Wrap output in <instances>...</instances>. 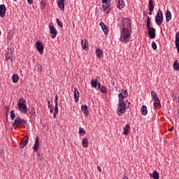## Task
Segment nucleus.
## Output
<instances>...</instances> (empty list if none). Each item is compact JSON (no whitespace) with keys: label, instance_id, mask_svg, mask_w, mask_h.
<instances>
[{"label":"nucleus","instance_id":"obj_48","mask_svg":"<svg viewBox=\"0 0 179 179\" xmlns=\"http://www.w3.org/2000/svg\"><path fill=\"white\" fill-rule=\"evenodd\" d=\"M48 108H51V102L50 101H48Z\"/></svg>","mask_w":179,"mask_h":179},{"label":"nucleus","instance_id":"obj_39","mask_svg":"<svg viewBox=\"0 0 179 179\" xmlns=\"http://www.w3.org/2000/svg\"><path fill=\"white\" fill-rule=\"evenodd\" d=\"M79 134H80V135H82V134H83V135H85V134H86V131H85V129L80 127L79 128Z\"/></svg>","mask_w":179,"mask_h":179},{"label":"nucleus","instance_id":"obj_7","mask_svg":"<svg viewBox=\"0 0 179 179\" xmlns=\"http://www.w3.org/2000/svg\"><path fill=\"white\" fill-rule=\"evenodd\" d=\"M49 29L50 30V33L51 38H55V37H57V34H58V32L57 31L55 27H54V24L50 23Z\"/></svg>","mask_w":179,"mask_h":179},{"label":"nucleus","instance_id":"obj_9","mask_svg":"<svg viewBox=\"0 0 179 179\" xmlns=\"http://www.w3.org/2000/svg\"><path fill=\"white\" fill-rule=\"evenodd\" d=\"M29 143V136H26L22 139V141L20 143V149H23Z\"/></svg>","mask_w":179,"mask_h":179},{"label":"nucleus","instance_id":"obj_12","mask_svg":"<svg viewBox=\"0 0 179 179\" xmlns=\"http://www.w3.org/2000/svg\"><path fill=\"white\" fill-rule=\"evenodd\" d=\"M148 30V35L150 36V38H155L156 37V29L151 28Z\"/></svg>","mask_w":179,"mask_h":179},{"label":"nucleus","instance_id":"obj_42","mask_svg":"<svg viewBox=\"0 0 179 179\" xmlns=\"http://www.w3.org/2000/svg\"><path fill=\"white\" fill-rule=\"evenodd\" d=\"M38 72H39L40 73L43 72V66L39 65V66H38Z\"/></svg>","mask_w":179,"mask_h":179},{"label":"nucleus","instance_id":"obj_40","mask_svg":"<svg viewBox=\"0 0 179 179\" xmlns=\"http://www.w3.org/2000/svg\"><path fill=\"white\" fill-rule=\"evenodd\" d=\"M56 22H57L58 26H59V27H64V24H62V22H61V21L58 18L56 19Z\"/></svg>","mask_w":179,"mask_h":179},{"label":"nucleus","instance_id":"obj_11","mask_svg":"<svg viewBox=\"0 0 179 179\" xmlns=\"http://www.w3.org/2000/svg\"><path fill=\"white\" fill-rule=\"evenodd\" d=\"M5 15H6V6L5 5H0V17H5Z\"/></svg>","mask_w":179,"mask_h":179},{"label":"nucleus","instance_id":"obj_50","mask_svg":"<svg viewBox=\"0 0 179 179\" xmlns=\"http://www.w3.org/2000/svg\"><path fill=\"white\" fill-rule=\"evenodd\" d=\"M58 113H56L55 112L54 113V115H53V118H57V115Z\"/></svg>","mask_w":179,"mask_h":179},{"label":"nucleus","instance_id":"obj_36","mask_svg":"<svg viewBox=\"0 0 179 179\" xmlns=\"http://www.w3.org/2000/svg\"><path fill=\"white\" fill-rule=\"evenodd\" d=\"M10 115L12 121H13V120H15V117H16V115L15 114V110H11L10 113Z\"/></svg>","mask_w":179,"mask_h":179},{"label":"nucleus","instance_id":"obj_3","mask_svg":"<svg viewBox=\"0 0 179 179\" xmlns=\"http://www.w3.org/2000/svg\"><path fill=\"white\" fill-rule=\"evenodd\" d=\"M17 106L18 110L22 111V113H24V114L27 113V106H26V101L23 98L19 99Z\"/></svg>","mask_w":179,"mask_h":179},{"label":"nucleus","instance_id":"obj_38","mask_svg":"<svg viewBox=\"0 0 179 179\" xmlns=\"http://www.w3.org/2000/svg\"><path fill=\"white\" fill-rule=\"evenodd\" d=\"M100 92H101V93H107V88L105 86H102L100 88Z\"/></svg>","mask_w":179,"mask_h":179},{"label":"nucleus","instance_id":"obj_28","mask_svg":"<svg viewBox=\"0 0 179 179\" xmlns=\"http://www.w3.org/2000/svg\"><path fill=\"white\" fill-rule=\"evenodd\" d=\"M173 69L175 71H179V64H178V60H175L173 62Z\"/></svg>","mask_w":179,"mask_h":179},{"label":"nucleus","instance_id":"obj_45","mask_svg":"<svg viewBox=\"0 0 179 179\" xmlns=\"http://www.w3.org/2000/svg\"><path fill=\"white\" fill-rule=\"evenodd\" d=\"M55 113H58V105L55 104Z\"/></svg>","mask_w":179,"mask_h":179},{"label":"nucleus","instance_id":"obj_15","mask_svg":"<svg viewBox=\"0 0 179 179\" xmlns=\"http://www.w3.org/2000/svg\"><path fill=\"white\" fill-rule=\"evenodd\" d=\"M74 100L76 103H78V101H79V91L76 87L74 88Z\"/></svg>","mask_w":179,"mask_h":179},{"label":"nucleus","instance_id":"obj_58","mask_svg":"<svg viewBox=\"0 0 179 179\" xmlns=\"http://www.w3.org/2000/svg\"><path fill=\"white\" fill-rule=\"evenodd\" d=\"M178 103H179V96H178Z\"/></svg>","mask_w":179,"mask_h":179},{"label":"nucleus","instance_id":"obj_46","mask_svg":"<svg viewBox=\"0 0 179 179\" xmlns=\"http://www.w3.org/2000/svg\"><path fill=\"white\" fill-rule=\"evenodd\" d=\"M5 110H6V115H8V113H9V106H6Z\"/></svg>","mask_w":179,"mask_h":179},{"label":"nucleus","instance_id":"obj_59","mask_svg":"<svg viewBox=\"0 0 179 179\" xmlns=\"http://www.w3.org/2000/svg\"><path fill=\"white\" fill-rule=\"evenodd\" d=\"M14 1H17V0H14Z\"/></svg>","mask_w":179,"mask_h":179},{"label":"nucleus","instance_id":"obj_57","mask_svg":"<svg viewBox=\"0 0 179 179\" xmlns=\"http://www.w3.org/2000/svg\"><path fill=\"white\" fill-rule=\"evenodd\" d=\"M1 34H2V32L0 31V36H1Z\"/></svg>","mask_w":179,"mask_h":179},{"label":"nucleus","instance_id":"obj_34","mask_svg":"<svg viewBox=\"0 0 179 179\" xmlns=\"http://www.w3.org/2000/svg\"><path fill=\"white\" fill-rule=\"evenodd\" d=\"M154 101L156 106H157L158 107H162V104L160 103V100L159 99V98L154 99Z\"/></svg>","mask_w":179,"mask_h":179},{"label":"nucleus","instance_id":"obj_35","mask_svg":"<svg viewBox=\"0 0 179 179\" xmlns=\"http://www.w3.org/2000/svg\"><path fill=\"white\" fill-rule=\"evenodd\" d=\"M47 5V3L45 2V0H42L41 1V8L44 9L45 8V6Z\"/></svg>","mask_w":179,"mask_h":179},{"label":"nucleus","instance_id":"obj_47","mask_svg":"<svg viewBox=\"0 0 179 179\" xmlns=\"http://www.w3.org/2000/svg\"><path fill=\"white\" fill-rule=\"evenodd\" d=\"M122 179H129L128 178V173H127L124 174V177L122 178Z\"/></svg>","mask_w":179,"mask_h":179},{"label":"nucleus","instance_id":"obj_49","mask_svg":"<svg viewBox=\"0 0 179 179\" xmlns=\"http://www.w3.org/2000/svg\"><path fill=\"white\" fill-rule=\"evenodd\" d=\"M27 2L29 5H31V3H33V0H27Z\"/></svg>","mask_w":179,"mask_h":179},{"label":"nucleus","instance_id":"obj_24","mask_svg":"<svg viewBox=\"0 0 179 179\" xmlns=\"http://www.w3.org/2000/svg\"><path fill=\"white\" fill-rule=\"evenodd\" d=\"M12 52H13L12 50H10V52H7L5 55L6 57V61H9V59L10 61H12V58H13V55Z\"/></svg>","mask_w":179,"mask_h":179},{"label":"nucleus","instance_id":"obj_5","mask_svg":"<svg viewBox=\"0 0 179 179\" xmlns=\"http://www.w3.org/2000/svg\"><path fill=\"white\" fill-rule=\"evenodd\" d=\"M155 20L157 26H162V23H163V11H162V10H158Z\"/></svg>","mask_w":179,"mask_h":179},{"label":"nucleus","instance_id":"obj_20","mask_svg":"<svg viewBox=\"0 0 179 179\" xmlns=\"http://www.w3.org/2000/svg\"><path fill=\"white\" fill-rule=\"evenodd\" d=\"M81 45L83 47V49L85 50V51H86L87 50V40L85 39V40H82L81 41Z\"/></svg>","mask_w":179,"mask_h":179},{"label":"nucleus","instance_id":"obj_41","mask_svg":"<svg viewBox=\"0 0 179 179\" xmlns=\"http://www.w3.org/2000/svg\"><path fill=\"white\" fill-rule=\"evenodd\" d=\"M152 50H157V45L156 44L155 42H152Z\"/></svg>","mask_w":179,"mask_h":179},{"label":"nucleus","instance_id":"obj_29","mask_svg":"<svg viewBox=\"0 0 179 179\" xmlns=\"http://www.w3.org/2000/svg\"><path fill=\"white\" fill-rule=\"evenodd\" d=\"M28 111L31 115H36V108L34 107H29Z\"/></svg>","mask_w":179,"mask_h":179},{"label":"nucleus","instance_id":"obj_13","mask_svg":"<svg viewBox=\"0 0 179 179\" xmlns=\"http://www.w3.org/2000/svg\"><path fill=\"white\" fill-rule=\"evenodd\" d=\"M39 146H40V138H38V136H36V138L35 140V143L34 145V152H37L38 150Z\"/></svg>","mask_w":179,"mask_h":179},{"label":"nucleus","instance_id":"obj_8","mask_svg":"<svg viewBox=\"0 0 179 179\" xmlns=\"http://www.w3.org/2000/svg\"><path fill=\"white\" fill-rule=\"evenodd\" d=\"M36 48L38 50L39 54H43L44 52V45H43V42L40 41H36Z\"/></svg>","mask_w":179,"mask_h":179},{"label":"nucleus","instance_id":"obj_52","mask_svg":"<svg viewBox=\"0 0 179 179\" xmlns=\"http://www.w3.org/2000/svg\"><path fill=\"white\" fill-rule=\"evenodd\" d=\"M169 131H174V127H171V129H169Z\"/></svg>","mask_w":179,"mask_h":179},{"label":"nucleus","instance_id":"obj_33","mask_svg":"<svg viewBox=\"0 0 179 179\" xmlns=\"http://www.w3.org/2000/svg\"><path fill=\"white\" fill-rule=\"evenodd\" d=\"M151 96L152 97L153 100L159 99V96H157V94H156L155 91H151Z\"/></svg>","mask_w":179,"mask_h":179},{"label":"nucleus","instance_id":"obj_31","mask_svg":"<svg viewBox=\"0 0 179 179\" xmlns=\"http://www.w3.org/2000/svg\"><path fill=\"white\" fill-rule=\"evenodd\" d=\"M149 11L152 12L155 9V6H153V1L149 0Z\"/></svg>","mask_w":179,"mask_h":179},{"label":"nucleus","instance_id":"obj_25","mask_svg":"<svg viewBox=\"0 0 179 179\" xmlns=\"http://www.w3.org/2000/svg\"><path fill=\"white\" fill-rule=\"evenodd\" d=\"M124 6H125V2L124 1V0H119L118 4H117L118 9H123Z\"/></svg>","mask_w":179,"mask_h":179},{"label":"nucleus","instance_id":"obj_53","mask_svg":"<svg viewBox=\"0 0 179 179\" xmlns=\"http://www.w3.org/2000/svg\"><path fill=\"white\" fill-rule=\"evenodd\" d=\"M50 113H54V111L52 110V108H50Z\"/></svg>","mask_w":179,"mask_h":179},{"label":"nucleus","instance_id":"obj_2","mask_svg":"<svg viewBox=\"0 0 179 179\" xmlns=\"http://www.w3.org/2000/svg\"><path fill=\"white\" fill-rule=\"evenodd\" d=\"M120 30V41L122 43H128L129 40H131V29L126 27L125 28V24H123L122 27L121 24H118ZM123 27V28H122Z\"/></svg>","mask_w":179,"mask_h":179},{"label":"nucleus","instance_id":"obj_14","mask_svg":"<svg viewBox=\"0 0 179 179\" xmlns=\"http://www.w3.org/2000/svg\"><path fill=\"white\" fill-rule=\"evenodd\" d=\"M65 0H57V5L61 10H65Z\"/></svg>","mask_w":179,"mask_h":179},{"label":"nucleus","instance_id":"obj_22","mask_svg":"<svg viewBox=\"0 0 179 179\" xmlns=\"http://www.w3.org/2000/svg\"><path fill=\"white\" fill-rule=\"evenodd\" d=\"M81 110L83 111L85 115H89V110H87V105H82Z\"/></svg>","mask_w":179,"mask_h":179},{"label":"nucleus","instance_id":"obj_6","mask_svg":"<svg viewBox=\"0 0 179 179\" xmlns=\"http://www.w3.org/2000/svg\"><path fill=\"white\" fill-rule=\"evenodd\" d=\"M110 1L111 0H102L103 3V10L106 13H110Z\"/></svg>","mask_w":179,"mask_h":179},{"label":"nucleus","instance_id":"obj_32","mask_svg":"<svg viewBox=\"0 0 179 179\" xmlns=\"http://www.w3.org/2000/svg\"><path fill=\"white\" fill-rule=\"evenodd\" d=\"M98 82H99V80H92L91 85H92V87H97Z\"/></svg>","mask_w":179,"mask_h":179},{"label":"nucleus","instance_id":"obj_4","mask_svg":"<svg viewBox=\"0 0 179 179\" xmlns=\"http://www.w3.org/2000/svg\"><path fill=\"white\" fill-rule=\"evenodd\" d=\"M26 120L24 119H22L20 117H16L14 120V122L12 123L13 127H15V128H20L19 125H22L23 127H26L27 125Z\"/></svg>","mask_w":179,"mask_h":179},{"label":"nucleus","instance_id":"obj_17","mask_svg":"<svg viewBox=\"0 0 179 179\" xmlns=\"http://www.w3.org/2000/svg\"><path fill=\"white\" fill-rule=\"evenodd\" d=\"M165 16H166V21L167 23H169V22H170V20H171V12H170V10H166V12L165 13Z\"/></svg>","mask_w":179,"mask_h":179},{"label":"nucleus","instance_id":"obj_54","mask_svg":"<svg viewBox=\"0 0 179 179\" xmlns=\"http://www.w3.org/2000/svg\"><path fill=\"white\" fill-rule=\"evenodd\" d=\"M100 86H101V85L100 83H98V89H100Z\"/></svg>","mask_w":179,"mask_h":179},{"label":"nucleus","instance_id":"obj_10","mask_svg":"<svg viewBox=\"0 0 179 179\" xmlns=\"http://www.w3.org/2000/svg\"><path fill=\"white\" fill-rule=\"evenodd\" d=\"M122 23L123 24H124V27H125V24H127L126 26H129L128 29H130V30H132V27H131L132 21L131 20V19L123 18Z\"/></svg>","mask_w":179,"mask_h":179},{"label":"nucleus","instance_id":"obj_1","mask_svg":"<svg viewBox=\"0 0 179 179\" xmlns=\"http://www.w3.org/2000/svg\"><path fill=\"white\" fill-rule=\"evenodd\" d=\"M119 103L117 104V108L116 110L117 114L119 117H122V114L125 113L127 108L129 107L131 103L128 102V106L125 103V99L128 97V92L127 90H122L120 93L118 94Z\"/></svg>","mask_w":179,"mask_h":179},{"label":"nucleus","instance_id":"obj_51","mask_svg":"<svg viewBox=\"0 0 179 179\" xmlns=\"http://www.w3.org/2000/svg\"><path fill=\"white\" fill-rule=\"evenodd\" d=\"M97 170L98 171H101V167H100L99 166H97Z\"/></svg>","mask_w":179,"mask_h":179},{"label":"nucleus","instance_id":"obj_18","mask_svg":"<svg viewBox=\"0 0 179 179\" xmlns=\"http://www.w3.org/2000/svg\"><path fill=\"white\" fill-rule=\"evenodd\" d=\"M141 113L142 115H148V107H146L145 105H143L141 109Z\"/></svg>","mask_w":179,"mask_h":179},{"label":"nucleus","instance_id":"obj_43","mask_svg":"<svg viewBox=\"0 0 179 179\" xmlns=\"http://www.w3.org/2000/svg\"><path fill=\"white\" fill-rule=\"evenodd\" d=\"M99 26H101V29H103L106 26V24H104L103 22H100Z\"/></svg>","mask_w":179,"mask_h":179},{"label":"nucleus","instance_id":"obj_55","mask_svg":"<svg viewBox=\"0 0 179 179\" xmlns=\"http://www.w3.org/2000/svg\"><path fill=\"white\" fill-rule=\"evenodd\" d=\"M0 157H2V152H0Z\"/></svg>","mask_w":179,"mask_h":179},{"label":"nucleus","instance_id":"obj_27","mask_svg":"<svg viewBox=\"0 0 179 179\" xmlns=\"http://www.w3.org/2000/svg\"><path fill=\"white\" fill-rule=\"evenodd\" d=\"M12 82L13 83H17V82H19V76L17 74L13 75Z\"/></svg>","mask_w":179,"mask_h":179},{"label":"nucleus","instance_id":"obj_56","mask_svg":"<svg viewBox=\"0 0 179 179\" xmlns=\"http://www.w3.org/2000/svg\"><path fill=\"white\" fill-rule=\"evenodd\" d=\"M149 15H152V12H150H150H149Z\"/></svg>","mask_w":179,"mask_h":179},{"label":"nucleus","instance_id":"obj_37","mask_svg":"<svg viewBox=\"0 0 179 179\" xmlns=\"http://www.w3.org/2000/svg\"><path fill=\"white\" fill-rule=\"evenodd\" d=\"M103 31L104 32L105 34H108V27L107 25H105L102 28Z\"/></svg>","mask_w":179,"mask_h":179},{"label":"nucleus","instance_id":"obj_44","mask_svg":"<svg viewBox=\"0 0 179 179\" xmlns=\"http://www.w3.org/2000/svg\"><path fill=\"white\" fill-rule=\"evenodd\" d=\"M55 103L56 105H58V95L55 96Z\"/></svg>","mask_w":179,"mask_h":179},{"label":"nucleus","instance_id":"obj_30","mask_svg":"<svg viewBox=\"0 0 179 179\" xmlns=\"http://www.w3.org/2000/svg\"><path fill=\"white\" fill-rule=\"evenodd\" d=\"M83 148H87L89 146V141L87 138L83 139Z\"/></svg>","mask_w":179,"mask_h":179},{"label":"nucleus","instance_id":"obj_21","mask_svg":"<svg viewBox=\"0 0 179 179\" xmlns=\"http://www.w3.org/2000/svg\"><path fill=\"white\" fill-rule=\"evenodd\" d=\"M150 29H153L152 27V20L150 19V17H147V29L149 30Z\"/></svg>","mask_w":179,"mask_h":179},{"label":"nucleus","instance_id":"obj_23","mask_svg":"<svg viewBox=\"0 0 179 179\" xmlns=\"http://www.w3.org/2000/svg\"><path fill=\"white\" fill-rule=\"evenodd\" d=\"M150 177L154 179H159V172L154 171L152 173H150Z\"/></svg>","mask_w":179,"mask_h":179},{"label":"nucleus","instance_id":"obj_19","mask_svg":"<svg viewBox=\"0 0 179 179\" xmlns=\"http://www.w3.org/2000/svg\"><path fill=\"white\" fill-rule=\"evenodd\" d=\"M175 44H176V47L177 48L178 52L179 53V33L178 32L176 35Z\"/></svg>","mask_w":179,"mask_h":179},{"label":"nucleus","instance_id":"obj_26","mask_svg":"<svg viewBox=\"0 0 179 179\" xmlns=\"http://www.w3.org/2000/svg\"><path fill=\"white\" fill-rule=\"evenodd\" d=\"M96 55L97 58H101L103 57V51L100 48L96 49Z\"/></svg>","mask_w":179,"mask_h":179},{"label":"nucleus","instance_id":"obj_16","mask_svg":"<svg viewBox=\"0 0 179 179\" xmlns=\"http://www.w3.org/2000/svg\"><path fill=\"white\" fill-rule=\"evenodd\" d=\"M131 129V126L129 124H126V126L123 129V134L127 136L129 134V130Z\"/></svg>","mask_w":179,"mask_h":179}]
</instances>
